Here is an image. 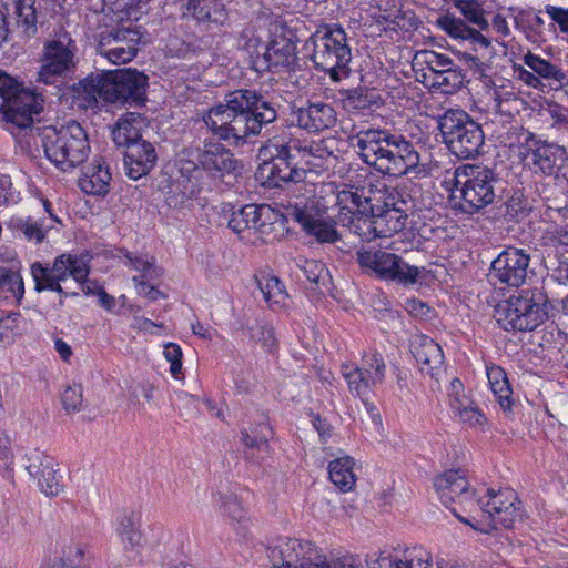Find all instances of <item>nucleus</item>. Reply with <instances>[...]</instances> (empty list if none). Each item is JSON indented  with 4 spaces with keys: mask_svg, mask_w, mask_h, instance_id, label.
<instances>
[{
    "mask_svg": "<svg viewBox=\"0 0 568 568\" xmlns=\"http://www.w3.org/2000/svg\"><path fill=\"white\" fill-rule=\"evenodd\" d=\"M277 119L275 103L255 90L241 89L225 97L204 116L207 128L222 140L244 141L261 133L262 128Z\"/></svg>",
    "mask_w": 568,
    "mask_h": 568,
    "instance_id": "obj_1",
    "label": "nucleus"
},
{
    "mask_svg": "<svg viewBox=\"0 0 568 568\" xmlns=\"http://www.w3.org/2000/svg\"><path fill=\"white\" fill-rule=\"evenodd\" d=\"M361 159L378 173L402 178L419 171L420 155L412 141L387 130L368 129L353 136Z\"/></svg>",
    "mask_w": 568,
    "mask_h": 568,
    "instance_id": "obj_2",
    "label": "nucleus"
},
{
    "mask_svg": "<svg viewBox=\"0 0 568 568\" xmlns=\"http://www.w3.org/2000/svg\"><path fill=\"white\" fill-rule=\"evenodd\" d=\"M148 77L136 69L90 74L73 85L89 102L102 100L110 103L140 105L145 101Z\"/></svg>",
    "mask_w": 568,
    "mask_h": 568,
    "instance_id": "obj_3",
    "label": "nucleus"
},
{
    "mask_svg": "<svg viewBox=\"0 0 568 568\" xmlns=\"http://www.w3.org/2000/svg\"><path fill=\"white\" fill-rule=\"evenodd\" d=\"M386 190L378 189L373 184L356 187L355 191L339 192L335 197L336 204L351 203L361 212H369L375 215V224L379 227L383 237L402 231L407 224L408 212L412 210L407 201L395 202L394 196L386 197Z\"/></svg>",
    "mask_w": 568,
    "mask_h": 568,
    "instance_id": "obj_4",
    "label": "nucleus"
},
{
    "mask_svg": "<svg viewBox=\"0 0 568 568\" xmlns=\"http://www.w3.org/2000/svg\"><path fill=\"white\" fill-rule=\"evenodd\" d=\"M306 45L312 47L311 59L315 68L327 73L332 81L339 82L349 75L352 51L341 26L318 28L306 41Z\"/></svg>",
    "mask_w": 568,
    "mask_h": 568,
    "instance_id": "obj_5",
    "label": "nucleus"
},
{
    "mask_svg": "<svg viewBox=\"0 0 568 568\" xmlns=\"http://www.w3.org/2000/svg\"><path fill=\"white\" fill-rule=\"evenodd\" d=\"M41 140L47 158L63 172L84 163L91 151L87 132L75 121L45 128Z\"/></svg>",
    "mask_w": 568,
    "mask_h": 568,
    "instance_id": "obj_6",
    "label": "nucleus"
},
{
    "mask_svg": "<svg viewBox=\"0 0 568 568\" xmlns=\"http://www.w3.org/2000/svg\"><path fill=\"white\" fill-rule=\"evenodd\" d=\"M548 316L547 297L539 288L521 290L495 310V318L505 331L531 332Z\"/></svg>",
    "mask_w": 568,
    "mask_h": 568,
    "instance_id": "obj_7",
    "label": "nucleus"
},
{
    "mask_svg": "<svg viewBox=\"0 0 568 568\" xmlns=\"http://www.w3.org/2000/svg\"><path fill=\"white\" fill-rule=\"evenodd\" d=\"M443 142L458 159H475L483 153L481 125L462 109H449L437 118Z\"/></svg>",
    "mask_w": 568,
    "mask_h": 568,
    "instance_id": "obj_8",
    "label": "nucleus"
},
{
    "mask_svg": "<svg viewBox=\"0 0 568 568\" xmlns=\"http://www.w3.org/2000/svg\"><path fill=\"white\" fill-rule=\"evenodd\" d=\"M496 174L489 168L473 164L457 168L454 193L459 197V210L474 214L491 204L496 197Z\"/></svg>",
    "mask_w": 568,
    "mask_h": 568,
    "instance_id": "obj_9",
    "label": "nucleus"
},
{
    "mask_svg": "<svg viewBox=\"0 0 568 568\" xmlns=\"http://www.w3.org/2000/svg\"><path fill=\"white\" fill-rule=\"evenodd\" d=\"M77 45L68 33L43 43L36 81L60 91L77 69Z\"/></svg>",
    "mask_w": 568,
    "mask_h": 568,
    "instance_id": "obj_10",
    "label": "nucleus"
},
{
    "mask_svg": "<svg viewBox=\"0 0 568 568\" xmlns=\"http://www.w3.org/2000/svg\"><path fill=\"white\" fill-rule=\"evenodd\" d=\"M90 273L88 261L83 256L72 254H61L57 256L53 263L43 265L36 262L31 265V275L34 281V290L40 293L43 291L57 292L60 295V304L68 296H77V292L68 293L61 286L68 277L83 285Z\"/></svg>",
    "mask_w": 568,
    "mask_h": 568,
    "instance_id": "obj_11",
    "label": "nucleus"
},
{
    "mask_svg": "<svg viewBox=\"0 0 568 568\" xmlns=\"http://www.w3.org/2000/svg\"><path fill=\"white\" fill-rule=\"evenodd\" d=\"M285 207L287 219L298 223L310 236L320 243H335L341 239L335 223L327 217L328 206L323 197L311 196L288 200Z\"/></svg>",
    "mask_w": 568,
    "mask_h": 568,
    "instance_id": "obj_12",
    "label": "nucleus"
},
{
    "mask_svg": "<svg viewBox=\"0 0 568 568\" xmlns=\"http://www.w3.org/2000/svg\"><path fill=\"white\" fill-rule=\"evenodd\" d=\"M297 141L282 142L274 138L268 140L258 151L264 164L261 174H266L267 183L281 186V182L298 183L306 178V170L298 168L294 162L296 158Z\"/></svg>",
    "mask_w": 568,
    "mask_h": 568,
    "instance_id": "obj_13",
    "label": "nucleus"
},
{
    "mask_svg": "<svg viewBox=\"0 0 568 568\" xmlns=\"http://www.w3.org/2000/svg\"><path fill=\"white\" fill-rule=\"evenodd\" d=\"M386 365L381 354L373 352L363 356L361 366L352 364L342 365V374L348 384L351 393L361 397L367 408L372 412L374 405L366 400L372 387L383 383Z\"/></svg>",
    "mask_w": 568,
    "mask_h": 568,
    "instance_id": "obj_14",
    "label": "nucleus"
},
{
    "mask_svg": "<svg viewBox=\"0 0 568 568\" xmlns=\"http://www.w3.org/2000/svg\"><path fill=\"white\" fill-rule=\"evenodd\" d=\"M141 39L139 27L121 26L100 32L97 50L110 62L124 64L136 57Z\"/></svg>",
    "mask_w": 568,
    "mask_h": 568,
    "instance_id": "obj_15",
    "label": "nucleus"
},
{
    "mask_svg": "<svg viewBox=\"0 0 568 568\" xmlns=\"http://www.w3.org/2000/svg\"><path fill=\"white\" fill-rule=\"evenodd\" d=\"M316 546L312 541L280 538L267 547V557L274 568H310L316 559Z\"/></svg>",
    "mask_w": 568,
    "mask_h": 568,
    "instance_id": "obj_16",
    "label": "nucleus"
},
{
    "mask_svg": "<svg viewBox=\"0 0 568 568\" xmlns=\"http://www.w3.org/2000/svg\"><path fill=\"white\" fill-rule=\"evenodd\" d=\"M488 500L479 501L486 528L481 531L498 528H513L518 515L517 497L513 490H488Z\"/></svg>",
    "mask_w": 568,
    "mask_h": 568,
    "instance_id": "obj_17",
    "label": "nucleus"
},
{
    "mask_svg": "<svg viewBox=\"0 0 568 568\" xmlns=\"http://www.w3.org/2000/svg\"><path fill=\"white\" fill-rule=\"evenodd\" d=\"M529 263L530 256L525 250L510 246L491 262L489 276L495 283L519 287L526 281Z\"/></svg>",
    "mask_w": 568,
    "mask_h": 568,
    "instance_id": "obj_18",
    "label": "nucleus"
},
{
    "mask_svg": "<svg viewBox=\"0 0 568 568\" xmlns=\"http://www.w3.org/2000/svg\"><path fill=\"white\" fill-rule=\"evenodd\" d=\"M16 24L9 28L7 14L0 10V47L4 42L28 41L38 32L36 0H11Z\"/></svg>",
    "mask_w": 568,
    "mask_h": 568,
    "instance_id": "obj_19",
    "label": "nucleus"
},
{
    "mask_svg": "<svg viewBox=\"0 0 568 568\" xmlns=\"http://www.w3.org/2000/svg\"><path fill=\"white\" fill-rule=\"evenodd\" d=\"M187 156L196 159L203 171L223 176L237 170L239 162L224 144L205 139L201 146L185 151Z\"/></svg>",
    "mask_w": 568,
    "mask_h": 568,
    "instance_id": "obj_20",
    "label": "nucleus"
},
{
    "mask_svg": "<svg viewBox=\"0 0 568 568\" xmlns=\"http://www.w3.org/2000/svg\"><path fill=\"white\" fill-rule=\"evenodd\" d=\"M43 98L30 89L16 90L4 102L3 119L19 129L30 128L33 116L43 110Z\"/></svg>",
    "mask_w": 568,
    "mask_h": 568,
    "instance_id": "obj_21",
    "label": "nucleus"
},
{
    "mask_svg": "<svg viewBox=\"0 0 568 568\" xmlns=\"http://www.w3.org/2000/svg\"><path fill=\"white\" fill-rule=\"evenodd\" d=\"M275 221L276 214L268 205L247 204L234 210L227 224L237 234L254 230L261 235H270Z\"/></svg>",
    "mask_w": 568,
    "mask_h": 568,
    "instance_id": "obj_22",
    "label": "nucleus"
},
{
    "mask_svg": "<svg viewBox=\"0 0 568 568\" xmlns=\"http://www.w3.org/2000/svg\"><path fill=\"white\" fill-rule=\"evenodd\" d=\"M292 116L298 128L312 133L331 129L337 122L333 105L320 100L306 101L303 105L295 106Z\"/></svg>",
    "mask_w": 568,
    "mask_h": 568,
    "instance_id": "obj_23",
    "label": "nucleus"
},
{
    "mask_svg": "<svg viewBox=\"0 0 568 568\" xmlns=\"http://www.w3.org/2000/svg\"><path fill=\"white\" fill-rule=\"evenodd\" d=\"M262 61L268 70H294L298 62L296 41L292 36L275 34L265 45Z\"/></svg>",
    "mask_w": 568,
    "mask_h": 568,
    "instance_id": "obj_24",
    "label": "nucleus"
},
{
    "mask_svg": "<svg viewBox=\"0 0 568 568\" xmlns=\"http://www.w3.org/2000/svg\"><path fill=\"white\" fill-rule=\"evenodd\" d=\"M412 353L420 371L438 381L445 369L440 345L426 335H416L412 341Z\"/></svg>",
    "mask_w": 568,
    "mask_h": 568,
    "instance_id": "obj_25",
    "label": "nucleus"
},
{
    "mask_svg": "<svg viewBox=\"0 0 568 568\" xmlns=\"http://www.w3.org/2000/svg\"><path fill=\"white\" fill-rule=\"evenodd\" d=\"M468 480L459 470H447L434 480V487L446 506L458 501L460 504L473 501V494L468 490Z\"/></svg>",
    "mask_w": 568,
    "mask_h": 568,
    "instance_id": "obj_26",
    "label": "nucleus"
},
{
    "mask_svg": "<svg viewBox=\"0 0 568 568\" xmlns=\"http://www.w3.org/2000/svg\"><path fill=\"white\" fill-rule=\"evenodd\" d=\"M156 160V151L146 140L131 143L125 148L124 164L128 176L132 180L146 175L154 168Z\"/></svg>",
    "mask_w": 568,
    "mask_h": 568,
    "instance_id": "obj_27",
    "label": "nucleus"
},
{
    "mask_svg": "<svg viewBox=\"0 0 568 568\" xmlns=\"http://www.w3.org/2000/svg\"><path fill=\"white\" fill-rule=\"evenodd\" d=\"M435 26L445 32L449 38L462 41H469L483 48H489L491 41L476 28L470 27L463 18L452 12L437 17Z\"/></svg>",
    "mask_w": 568,
    "mask_h": 568,
    "instance_id": "obj_28",
    "label": "nucleus"
},
{
    "mask_svg": "<svg viewBox=\"0 0 568 568\" xmlns=\"http://www.w3.org/2000/svg\"><path fill=\"white\" fill-rule=\"evenodd\" d=\"M566 159L565 148L558 144H541L532 150L528 164L532 172L550 176L559 172Z\"/></svg>",
    "mask_w": 568,
    "mask_h": 568,
    "instance_id": "obj_29",
    "label": "nucleus"
},
{
    "mask_svg": "<svg viewBox=\"0 0 568 568\" xmlns=\"http://www.w3.org/2000/svg\"><path fill=\"white\" fill-rule=\"evenodd\" d=\"M357 262L362 268L376 274L379 278L388 281L392 270L396 265L397 254L381 248H361L356 253Z\"/></svg>",
    "mask_w": 568,
    "mask_h": 568,
    "instance_id": "obj_30",
    "label": "nucleus"
},
{
    "mask_svg": "<svg viewBox=\"0 0 568 568\" xmlns=\"http://www.w3.org/2000/svg\"><path fill=\"white\" fill-rule=\"evenodd\" d=\"M335 145L334 140L324 139L313 141L306 145H301L297 142L296 153L304 159L307 164L318 169H326L333 165L337 160Z\"/></svg>",
    "mask_w": 568,
    "mask_h": 568,
    "instance_id": "obj_31",
    "label": "nucleus"
},
{
    "mask_svg": "<svg viewBox=\"0 0 568 568\" xmlns=\"http://www.w3.org/2000/svg\"><path fill=\"white\" fill-rule=\"evenodd\" d=\"M146 126V119L136 112L123 114L112 131L113 141L118 146L128 148L129 144L141 142L142 131Z\"/></svg>",
    "mask_w": 568,
    "mask_h": 568,
    "instance_id": "obj_32",
    "label": "nucleus"
},
{
    "mask_svg": "<svg viewBox=\"0 0 568 568\" xmlns=\"http://www.w3.org/2000/svg\"><path fill=\"white\" fill-rule=\"evenodd\" d=\"M183 14L192 16L199 22L222 24L227 17L224 6L216 0H182Z\"/></svg>",
    "mask_w": 568,
    "mask_h": 568,
    "instance_id": "obj_33",
    "label": "nucleus"
},
{
    "mask_svg": "<svg viewBox=\"0 0 568 568\" xmlns=\"http://www.w3.org/2000/svg\"><path fill=\"white\" fill-rule=\"evenodd\" d=\"M110 181L109 168L98 161L79 179V186L88 194L105 195L109 192Z\"/></svg>",
    "mask_w": 568,
    "mask_h": 568,
    "instance_id": "obj_34",
    "label": "nucleus"
},
{
    "mask_svg": "<svg viewBox=\"0 0 568 568\" xmlns=\"http://www.w3.org/2000/svg\"><path fill=\"white\" fill-rule=\"evenodd\" d=\"M450 408L462 423L470 427H483L486 423L485 415L465 394H452Z\"/></svg>",
    "mask_w": 568,
    "mask_h": 568,
    "instance_id": "obj_35",
    "label": "nucleus"
},
{
    "mask_svg": "<svg viewBox=\"0 0 568 568\" xmlns=\"http://www.w3.org/2000/svg\"><path fill=\"white\" fill-rule=\"evenodd\" d=\"M116 532L120 536L129 559H135L143 547L142 535L132 516H123L119 520Z\"/></svg>",
    "mask_w": 568,
    "mask_h": 568,
    "instance_id": "obj_36",
    "label": "nucleus"
},
{
    "mask_svg": "<svg viewBox=\"0 0 568 568\" xmlns=\"http://www.w3.org/2000/svg\"><path fill=\"white\" fill-rule=\"evenodd\" d=\"M354 209L356 210L355 212L349 210V230L364 242H371L377 237H383L382 233L378 231L379 227L375 224V215H372L369 212H361L355 206Z\"/></svg>",
    "mask_w": 568,
    "mask_h": 568,
    "instance_id": "obj_37",
    "label": "nucleus"
},
{
    "mask_svg": "<svg viewBox=\"0 0 568 568\" xmlns=\"http://www.w3.org/2000/svg\"><path fill=\"white\" fill-rule=\"evenodd\" d=\"M353 466L354 460L348 456L332 460L328 465L331 481L344 493L349 491L355 485Z\"/></svg>",
    "mask_w": 568,
    "mask_h": 568,
    "instance_id": "obj_38",
    "label": "nucleus"
},
{
    "mask_svg": "<svg viewBox=\"0 0 568 568\" xmlns=\"http://www.w3.org/2000/svg\"><path fill=\"white\" fill-rule=\"evenodd\" d=\"M539 245L549 255L554 254L561 260L568 253V230L558 225L547 226L539 239Z\"/></svg>",
    "mask_w": 568,
    "mask_h": 568,
    "instance_id": "obj_39",
    "label": "nucleus"
},
{
    "mask_svg": "<svg viewBox=\"0 0 568 568\" xmlns=\"http://www.w3.org/2000/svg\"><path fill=\"white\" fill-rule=\"evenodd\" d=\"M524 105V100L514 91L495 90L493 99V110L503 121H510Z\"/></svg>",
    "mask_w": 568,
    "mask_h": 568,
    "instance_id": "obj_40",
    "label": "nucleus"
},
{
    "mask_svg": "<svg viewBox=\"0 0 568 568\" xmlns=\"http://www.w3.org/2000/svg\"><path fill=\"white\" fill-rule=\"evenodd\" d=\"M339 100L348 112H358L371 109L376 103L374 91L365 88H354L339 91Z\"/></svg>",
    "mask_w": 568,
    "mask_h": 568,
    "instance_id": "obj_41",
    "label": "nucleus"
},
{
    "mask_svg": "<svg viewBox=\"0 0 568 568\" xmlns=\"http://www.w3.org/2000/svg\"><path fill=\"white\" fill-rule=\"evenodd\" d=\"M452 4L468 24L478 27L480 32L489 29L486 10L479 0H452Z\"/></svg>",
    "mask_w": 568,
    "mask_h": 568,
    "instance_id": "obj_42",
    "label": "nucleus"
},
{
    "mask_svg": "<svg viewBox=\"0 0 568 568\" xmlns=\"http://www.w3.org/2000/svg\"><path fill=\"white\" fill-rule=\"evenodd\" d=\"M8 229L12 232L20 233L26 240L34 243H41L47 234V227L43 222L34 220L30 216L20 217L12 216L8 222Z\"/></svg>",
    "mask_w": 568,
    "mask_h": 568,
    "instance_id": "obj_43",
    "label": "nucleus"
},
{
    "mask_svg": "<svg viewBox=\"0 0 568 568\" xmlns=\"http://www.w3.org/2000/svg\"><path fill=\"white\" fill-rule=\"evenodd\" d=\"M465 82V74L459 65L455 64L444 73L430 78L425 85L440 90L444 94H453L460 90Z\"/></svg>",
    "mask_w": 568,
    "mask_h": 568,
    "instance_id": "obj_44",
    "label": "nucleus"
},
{
    "mask_svg": "<svg viewBox=\"0 0 568 568\" xmlns=\"http://www.w3.org/2000/svg\"><path fill=\"white\" fill-rule=\"evenodd\" d=\"M419 62L425 65L422 82L425 83L438 73H444L456 63L446 54L435 51H423L418 55Z\"/></svg>",
    "mask_w": 568,
    "mask_h": 568,
    "instance_id": "obj_45",
    "label": "nucleus"
},
{
    "mask_svg": "<svg viewBox=\"0 0 568 568\" xmlns=\"http://www.w3.org/2000/svg\"><path fill=\"white\" fill-rule=\"evenodd\" d=\"M524 63L531 69V71L538 74L539 78L556 81L559 84H562L566 80L565 73L558 65L531 52L524 55Z\"/></svg>",
    "mask_w": 568,
    "mask_h": 568,
    "instance_id": "obj_46",
    "label": "nucleus"
},
{
    "mask_svg": "<svg viewBox=\"0 0 568 568\" xmlns=\"http://www.w3.org/2000/svg\"><path fill=\"white\" fill-rule=\"evenodd\" d=\"M393 557L394 568H432V555L423 547L407 548Z\"/></svg>",
    "mask_w": 568,
    "mask_h": 568,
    "instance_id": "obj_47",
    "label": "nucleus"
},
{
    "mask_svg": "<svg viewBox=\"0 0 568 568\" xmlns=\"http://www.w3.org/2000/svg\"><path fill=\"white\" fill-rule=\"evenodd\" d=\"M258 286L265 302L271 308L285 306L288 294L277 277L264 276L262 281H258Z\"/></svg>",
    "mask_w": 568,
    "mask_h": 568,
    "instance_id": "obj_48",
    "label": "nucleus"
},
{
    "mask_svg": "<svg viewBox=\"0 0 568 568\" xmlns=\"http://www.w3.org/2000/svg\"><path fill=\"white\" fill-rule=\"evenodd\" d=\"M24 292L23 281L19 273L0 267V296L21 300Z\"/></svg>",
    "mask_w": 568,
    "mask_h": 568,
    "instance_id": "obj_49",
    "label": "nucleus"
},
{
    "mask_svg": "<svg viewBox=\"0 0 568 568\" xmlns=\"http://www.w3.org/2000/svg\"><path fill=\"white\" fill-rule=\"evenodd\" d=\"M250 338L260 344L266 352H273L277 346L274 328L262 321H257L248 327Z\"/></svg>",
    "mask_w": 568,
    "mask_h": 568,
    "instance_id": "obj_50",
    "label": "nucleus"
},
{
    "mask_svg": "<svg viewBox=\"0 0 568 568\" xmlns=\"http://www.w3.org/2000/svg\"><path fill=\"white\" fill-rule=\"evenodd\" d=\"M53 466V459L38 449L26 455V470L33 479L43 476Z\"/></svg>",
    "mask_w": 568,
    "mask_h": 568,
    "instance_id": "obj_51",
    "label": "nucleus"
},
{
    "mask_svg": "<svg viewBox=\"0 0 568 568\" xmlns=\"http://www.w3.org/2000/svg\"><path fill=\"white\" fill-rule=\"evenodd\" d=\"M297 263L300 271L304 277L317 287L325 284L328 277V271L325 265L316 260H304Z\"/></svg>",
    "mask_w": 568,
    "mask_h": 568,
    "instance_id": "obj_52",
    "label": "nucleus"
},
{
    "mask_svg": "<svg viewBox=\"0 0 568 568\" xmlns=\"http://www.w3.org/2000/svg\"><path fill=\"white\" fill-rule=\"evenodd\" d=\"M392 273L396 274L394 276H389L388 281H396L405 285H413L417 282L420 270L417 266L409 265L398 255L396 265L392 270Z\"/></svg>",
    "mask_w": 568,
    "mask_h": 568,
    "instance_id": "obj_53",
    "label": "nucleus"
},
{
    "mask_svg": "<svg viewBox=\"0 0 568 568\" xmlns=\"http://www.w3.org/2000/svg\"><path fill=\"white\" fill-rule=\"evenodd\" d=\"M315 557L317 558L311 561L310 568H359V565L353 557L343 556L328 560L326 556L321 554L317 547Z\"/></svg>",
    "mask_w": 568,
    "mask_h": 568,
    "instance_id": "obj_54",
    "label": "nucleus"
},
{
    "mask_svg": "<svg viewBox=\"0 0 568 568\" xmlns=\"http://www.w3.org/2000/svg\"><path fill=\"white\" fill-rule=\"evenodd\" d=\"M260 44L261 39L256 36L255 28L253 26L243 28L237 38V48L254 54L258 52Z\"/></svg>",
    "mask_w": 568,
    "mask_h": 568,
    "instance_id": "obj_55",
    "label": "nucleus"
},
{
    "mask_svg": "<svg viewBox=\"0 0 568 568\" xmlns=\"http://www.w3.org/2000/svg\"><path fill=\"white\" fill-rule=\"evenodd\" d=\"M265 430L267 434L263 433L262 436H253L248 434L246 430L242 432V440L244 445L248 448H256L261 456L258 458L263 459L266 457L270 453V445H268V435L271 434V429L265 427Z\"/></svg>",
    "mask_w": 568,
    "mask_h": 568,
    "instance_id": "obj_56",
    "label": "nucleus"
},
{
    "mask_svg": "<svg viewBox=\"0 0 568 568\" xmlns=\"http://www.w3.org/2000/svg\"><path fill=\"white\" fill-rule=\"evenodd\" d=\"M164 357L170 362V372L176 378L180 379L182 374V349L175 343H168L164 346Z\"/></svg>",
    "mask_w": 568,
    "mask_h": 568,
    "instance_id": "obj_57",
    "label": "nucleus"
},
{
    "mask_svg": "<svg viewBox=\"0 0 568 568\" xmlns=\"http://www.w3.org/2000/svg\"><path fill=\"white\" fill-rule=\"evenodd\" d=\"M36 480L40 490L47 496H58L62 491V485L55 476L54 466Z\"/></svg>",
    "mask_w": 568,
    "mask_h": 568,
    "instance_id": "obj_58",
    "label": "nucleus"
},
{
    "mask_svg": "<svg viewBox=\"0 0 568 568\" xmlns=\"http://www.w3.org/2000/svg\"><path fill=\"white\" fill-rule=\"evenodd\" d=\"M63 408L68 412L80 410L82 406V388L80 385L68 386L61 396Z\"/></svg>",
    "mask_w": 568,
    "mask_h": 568,
    "instance_id": "obj_59",
    "label": "nucleus"
},
{
    "mask_svg": "<svg viewBox=\"0 0 568 568\" xmlns=\"http://www.w3.org/2000/svg\"><path fill=\"white\" fill-rule=\"evenodd\" d=\"M491 392L496 398V400L499 403L500 407L504 410H509L511 406V388L508 382V378L505 377L501 381H498L494 383L491 386Z\"/></svg>",
    "mask_w": 568,
    "mask_h": 568,
    "instance_id": "obj_60",
    "label": "nucleus"
},
{
    "mask_svg": "<svg viewBox=\"0 0 568 568\" xmlns=\"http://www.w3.org/2000/svg\"><path fill=\"white\" fill-rule=\"evenodd\" d=\"M22 89L18 82L11 78L8 73L0 70V95L4 102L8 101L10 95H13L16 90Z\"/></svg>",
    "mask_w": 568,
    "mask_h": 568,
    "instance_id": "obj_61",
    "label": "nucleus"
},
{
    "mask_svg": "<svg viewBox=\"0 0 568 568\" xmlns=\"http://www.w3.org/2000/svg\"><path fill=\"white\" fill-rule=\"evenodd\" d=\"M545 10L559 24L561 32L568 33V10L555 6H546Z\"/></svg>",
    "mask_w": 568,
    "mask_h": 568,
    "instance_id": "obj_62",
    "label": "nucleus"
},
{
    "mask_svg": "<svg viewBox=\"0 0 568 568\" xmlns=\"http://www.w3.org/2000/svg\"><path fill=\"white\" fill-rule=\"evenodd\" d=\"M85 554V545L83 544H70L63 549L62 557L60 559L64 560V565H72L80 559Z\"/></svg>",
    "mask_w": 568,
    "mask_h": 568,
    "instance_id": "obj_63",
    "label": "nucleus"
},
{
    "mask_svg": "<svg viewBox=\"0 0 568 568\" xmlns=\"http://www.w3.org/2000/svg\"><path fill=\"white\" fill-rule=\"evenodd\" d=\"M549 118L552 120V125L568 124V110L557 103L548 104L545 109Z\"/></svg>",
    "mask_w": 568,
    "mask_h": 568,
    "instance_id": "obj_64",
    "label": "nucleus"
}]
</instances>
